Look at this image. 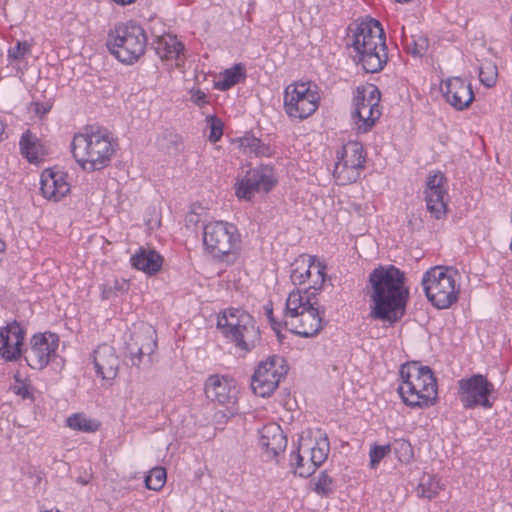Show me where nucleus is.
<instances>
[{
  "label": "nucleus",
  "instance_id": "f257e3e1",
  "mask_svg": "<svg viewBox=\"0 0 512 512\" xmlns=\"http://www.w3.org/2000/svg\"><path fill=\"white\" fill-rule=\"evenodd\" d=\"M370 317L393 324L405 314L409 299L405 272L394 265H379L368 277Z\"/></svg>",
  "mask_w": 512,
  "mask_h": 512
},
{
  "label": "nucleus",
  "instance_id": "f03ea898",
  "mask_svg": "<svg viewBox=\"0 0 512 512\" xmlns=\"http://www.w3.org/2000/svg\"><path fill=\"white\" fill-rule=\"evenodd\" d=\"M117 146V140L106 128L89 125L74 135L71 151L79 167L92 173L110 165Z\"/></svg>",
  "mask_w": 512,
  "mask_h": 512
},
{
  "label": "nucleus",
  "instance_id": "7ed1b4c3",
  "mask_svg": "<svg viewBox=\"0 0 512 512\" xmlns=\"http://www.w3.org/2000/svg\"><path fill=\"white\" fill-rule=\"evenodd\" d=\"M397 391L403 403L410 408H428L434 405L438 396L432 370L417 362L401 366Z\"/></svg>",
  "mask_w": 512,
  "mask_h": 512
},
{
  "label": "nucleus",
  "instance_id": "20e7f679",
  "mask_svg": "<svg viewBox=\"0 0 512 512\" xmlns=\"http://www.w3.org/2000/svg\"><path fill=\"white\" fill-rule=\"evenodd\" d=\"M323 315L314 292L294 290L289 293L284 322L293 333L302 337L317 335L323 327Z\"/></svg>",
  "mask_w": 512,
  "mask_h": 512
},
{
  "label": "nucleus",
  "instance_id": "39448f33",
  "mask_svg": "<svg viewBox=\"0 0 512 512\" xmlns=\"http://www.w3.org/2000/svg\"><path fill=\"white\" fill-rule=\"evenodd\" d=\"M217 327L240 356L247 355L260 342V331L254 318L241 309L229 308L223 311L218 316Z\"/></svg>",
  "mask_w": 512,
  "mask_h": 512
},
{
  "label": "nucleus",
  "instance_id": "423d86ee",
  "mask_svg": "<svg viewBox=\"0 0 512 512\" xmlns=\"http://www.w3.org/2000/svg\"><path fill=\"white\" fill-rule=\"evenodd\" d=\"M241 243V234L233 223L213 220L203 226L204 250L217 261L234 264L240 255Z\"/></svg>",
  "mask_w": 512,
  "mask_h": 512
},
{
  "label": "nucleus",
  "instance_id": "0eeeda50",
  "mask_svg": "<svg viewBox=\"0 0 512 512\" xmlns=\"http://www.w3.org/2000/svg\"><path fill=\"white\" fill-rule=\"evenodd\" d=\"M460 274L451 267L435 266L427 270L421 280L428 301L438 309H448L457 302L461 283Z\"/></svg>",
  "mask_w": 512,
  "mask_h": 512
},
{
  "label": "nucleus",
  "instance_id": "6e6552de",
  "mask_svg": "<svg viewBox=\"0 0 512 512\" xmlns=\"http://www.w3.org/2000/svg\"><path fill=\"white\" fill-rule=\"evenodd\" d=\"M107 48L120 62L133 64L144 55L147 36L144 29L133 21L119 23L108 33Z\"/></svg>",
  "mask_w": 512,
  "mask_h": 512
},
{
  "label": "nucleus",
  "instance_id": "1a4fd4ad",
  "mask_svg": "<svg viewBox=\"0 0 512 512\" xmlns=\"http://www.w3.org/2000/svg\"><path fill=\"white\" fill-rule=\"evenodd\" d=\"M319 103V89L310 81H295L284 89L283 108L291 119L304 120L310 117L317 111Z\"/></svg>",
  "mask_w": 512,
  "mask_h": 512
},
{
  "label": "nucleus",
  "instance_id": "9d476101",
  "mask_svg": "<svg viewBox=\"0 0 512 512\" xmlns=\"http://www.w3.org/2000/svg\"><path fill=\"white\" fill-rule=\"evenodd\" d=\"M380 91L374 85L357 87L354 95L352 121L358 133H366L381 116Z\"/></svg>",
  "mask_w": 512,
  "mask_h": 512
},
{
  "label": "nucleus",
  "instance_id": "9b49d317",
  "mask_svg": "<svg viewBox=\"0 0 512 512\" xmlns=\"http://www.w3.org/2000/svg\"><path fill=\"white\" fill-rule=\"evenodd\" d=\"M366 153L361 143L349 141L337 153L334 178L339 185L356 182L365 169Z\"/></svg>",
  "mask_w": 512,
  "mask_h": 512
},
{
  "label": "nucleus",
  "instance_id": "f8f14e48",
  "mask_svg": "<svg viewBox=\"0 0 512 512\" xmlns=\"http://www.w3.org/2000/svg\"><path fill=\"white\" fill-rule=\"evenodd\" d=\"M494 391V384L482 374H474L458 381V398L464 409L492 408L494 402L491 397Z\"/></svg>",
  "mask_w": 512,
  "mask_h": 512
},
{
  "label": "nucleus",
  "instance_id": "ddd939ff",
  "mask_svg": "<svg viewBox=\"0 0 512 512\" xmlns=\"http://www.w3.org/2000/svg\"><path fill=\"white\" fill-rule=\"evenodd\" d=\"M277 183V177L272 167L262 165L246 171L238 177L234 189L235 195L241 200L250 201L256 194H266Z\"/></svg>",
  "mask_w": 512,
  "mask_h": 512
},
{
  "label": "nucleus",
  "instance_id": "4468645a",
  "mask_svg": "<svg viewBox=\"0 0 512 512\" xmlns=\"http://www.w3.org/2000/svg\"><path fill=\"white\" fill-rule=\"evenodd\" d=\"M329 453L327 438L320 439L314 444L306 439H301L298 451L291 454V465L301 477H309L325 462Z\"/></svg>",
  "mask_w": 512,
  "mask_h": 512
},
{
  "label": "nucleus",
  "instance_id": "2eb2a0df",
  "mask_svg": "<svg viewBox=\"0 0 512 512\" xmlns=\"http://www.w3.org/2000/svg\"><path fill=\"white\" fill-rule=\"evenodd\" d=\"M286 373L284 360L279 356H271L258 364L252 377L251 388L256 395L269 397Z\"/></svg>",
  "mask_w": 512,
  "mask_h": 512
},
{
  "label": "nucleus",
  "instance_id": "dca6fc26",
  "mask_svg": "<svg viewBox=\"0 0 512 512\" xmlns=\"http://www.w3.org/2000/svg\"><path fill=\"white\" fill-rule=\"evenodd\" d=\"M348 45L353 52L369 46L377 47L384 43L385 33L379 21L369 18L357 20L348 27Z\"/></svg>",
  "mask_w": 512,
  "mask_h": 512
},
{
  "label": "nucleus",
  "instance_id": "f3484780",
  "mask_svg": "<svg viewBox=\"0 0 512 512\" xmlns=\"http://www.w3.org/2000/svg\"><path fill=\"white\" fill-rule=\"evenodd\" d=\"M427 210L435 219H441L447 213L448 187L445 175L440 171H431L426 178L424 190Z\"/></svg>",
  "mask_w": 512,
  "mask_h": 512
},
{
  "label": "nucleus",
  "instance_id": "a211bd4d",
  "mask_svg": "<svg viewBox=\"0 0 512 512\" xmlns=\"http://www.w3.org/2000/svg\"><path fill=\"white\" fill-rule=\"evenodd\" d=\"M31 347L26 356L28 365L33 369L45 368L56 355L59 338L54 333L36 334L31 339Z\"/></svg>",
  "mask_w": 512,
  "mask_h": 512
},
{
  "label": "nucleus",
  "instance_id": "6ab92c4d",
  "mask_svg": "<svg viewBox=\"0 0 512 512\" xmlns=\"http://www.w3.org/2000/svg\"><path fill=\"white\" fill-rule=\"evenodd\" d=\"M40 185L43 197L53 202H59L71 191L68 174L56 168H48L42 171Z\"/></svg>",
  "mask_w": 512,
  "mask_h": 512
},
{
  "label": "nucleus",
  "instance_id": "aec40b11",
  "mask_svg": "<svg viewBox=\"0 0 512 512\" xmlns=\"http://www.w3.org/2000/svg\"><path fill=\"white\" fill-rule=\"evenodd\" d=\"M440 89L447 103L458 111L467 109L474 100L471 84L459 77L442 81Z\"/></svg>",
  "mask_w": 512,
  "mask_h": 512
},
{
  "label": "nucleus",
  "instance_id": "412c9836",
  "mask_svg": "<svg viewBox=\"0 0 512 512\" xmlns=\"http://www.w3.org/2000/svg\"><path fill=\"white\" fill-rule=\"evenodd\" d=\"M205 394L211 401L228 406L236 403L238 388L228 376L211 375L205 382Z\"/></svg>",
  "mask_w": 512,
  "mask_h": 512
},
{
  "label": "nucleus",
  "instance_id": "4be33fe9",
  "mask_svg": "<svg viewBox=\"0 0 512 512\" xmlns=\"http://www.w3.org/2000/svg\"><path fill=\"white\" fill-rule=\"evenodd\" d=\"M25 331L16 321L0 328V355L7 361H15L22 354Z\"/></svg>",
  "mask_w": 512,
  "mask_h": 512
},
{
  "label": "nucleus",
  "instance_id": "5701e85b",
  "mask_svg": "<svg viewBox=\"0 0 512 512\" xmlns=\"http://www.w3.org/2000/svg\"><path fill=\"white\" fill-rule=\"evenodd\" d=\"M93 362L97 375L103 380L111 381L117 376L120 361L112 346L99 345L94 350Z\"/></svg>",
  "mask_w": 512,
  "mask_h": 512
},
{
  "label": "nucleus",
  "instance_id": "b1692460",
  "mask_svg": "<svg viewBox=\"0 0 512 512\" xmlns=\"http://www.w3.org/2000/svg\"><path fill=\"white\" fill-rule=\"evenodd\" d=\"M353 60L367 73L381 71L388 61L386 43L377 44V47L369 46L365 49L353 52Z\"/></svg>",
  "mask_w": 512,
  "mask_h": 512
},
{
  "label": "nucleus",
  "instance_id": "393cba45",
  "mask_svg": "<svg viewBox=\"0 0 512 512\" xmlns=\"http://www.w3.org/2000/svg\"><path fill=\"white\" fill-rule=\"evenodd\" d=\"M259 433V443L271 457H275L285 450L287 438L278 424H267Z\"/></svg>",
  "mask_w": 512,
  "mask_h": 512
},
{
  "label": "nucleus",
  "instance_id": "a878e982",
  "mask_svg": "<svg viewBox=\"0 0 512 512\" xmlns=\"http://www.w3.org/2000/svg\"><path fill=\"white\" fill-rule=\"evenodd\" d=\"M136 348L130 347V360L132 365L139 366L143 355L152 354L156 347L155 331L151 327H144L142 331L135 335Z\"/></svg>",
  "mask_w": 512,
  "mask_h": 512
},
{
  "label": "nucleus",
  "instance_id": "bb28decb",
  "mask_svg": "<svg viewBox=\"0 0 512 512\" xmlns=\"http://www.w3.org/2000/svg\"><path fill=\"white\" fill-rule=\"evenodd\" d=\"M131 265L146 274H156L162 267V256L152 249L140 248L130 259Z\"/></svg>",
  "mask_w": 512,
  "mask_h": 512
},
{
  "label": "nucleus",
  "instance_id": "cd10ccee",
  "mask_svg": "<svg viewBox=\"0 0 512 512\" xmlns=\"http://www.w3.org/2000/svg\"><path fill=\"white\" fill-rule=\"evenodd\" d=\"M21 154L30 162L38 163L45 156V148L36 135L30 131L22 134L20 142Z\"/></svg>",
  "mask_w": 512,
  "mask_h": 512
},
{
  "label": "nucleus",
  "instance_id": "c85d7f7f",
  "mask_svg": "<svg viewBox=\"0 0 512 512\" xmlns=\"http://www.w3.org/2000/svg\"><path fill=\"white\" fill-rule=\"evenodd\" d=\"M183 50V44L171 34L162 35L155 42V51L161 59L177 60Z\"/></svg>",
  "mask_w": 512,
  "mask_h": 512
},
{
  "label": "nucleus",
  "instance_id": "c756f323",
  "mask_svg": "<svg viewBox=\"0 0 512 512\" xmlns=\"http://www.w3.org/2000/svg\"><path fill=\"white\" fill-rule=\"evenodd\" d=\"M244 78L245 67L243 64L238 63L221 72L214 82V87L220 91H226Z\"/></svg>",
  "mask_w": 512,
  "mask_h": 512
},
{
  "label": "nucleus",
  "instance_id": "7c9ffc66",
  "mask_svg": "<svg viewBox=\"0 0 512 512\" xmlns=\"http://www.w3.org/2000/svg\"><path fill=\"white\" fill-rule=\"evenodd\" d=\"M444 489L441 479L435 475L424 474L416 487L418 497L433 499Z\"/></svg>",
  "mask_w": 512,
  "mask_h": 512
},
{
  "label": "nucleus",
  "instance_id": "2f4dec72",
  "mask_svg": "<svg viewBox=\"0 0 512 512\" xmlns=\"http://www.w3.org/2000/svg\"><path fill=\"white\" fill-rule=\"evenodd\" d=\"M66 425L75 431L92 433L99 429L100 423L83 413H75L66 419Z\"/></svg>",
  "mask_w": 512,
  "mask_h": 512
},
{
  "label": "nucleus",
  "instance_id": "473e14b6",
  "mask_svg": "<svg viewBox=\"0 0 512 512\" xmlns=\"http://www.w3.org/2000/svg\"><path fill=\"white\" fill-rule=\"evenodd\" d=\"M239 146L246 154H254L255 156L269 157L272 154L270 146L261 142L260 139L253 135H245L239 139Z\"/></svg>",
  "mask_w": 512,
  "mask_h": 512
},
{
  "label": "nucleus",
  "instance_id": "72a5a7b5",
  "mask_svg": "<svg viewBox=\"0 0 512 512\" xmlns=\"http://www.w3.org/2000/svg\"><path fill=\"white\" fill-rule=\"evenodd\" d=\"M309 262L311 264V274L309 282V292L320 290L325 282V269L326 266L315 256H309Z\"/></svg>",
  "mask_w": 512,
  "mask_h": 512
},
{
  "label": "nucleus",
  "instance_id": "f704fd0d",
  "mask_svg": "<svg viewBox=\"0 0 512 512\" xmlns=\"http://www.w3.org/2000/svg\"><path fill=\"white\" fill-rule=\"evenodd\" d=\"M479 80L487 88H492L498 80L497 65L491 60H483L479 66Z\"/></svg>",
  "mask_w": 512,
  "mask_h": 512
},
{
  "label": "nucleus",
  "instance_id": "c9c22d12",
  "mask_svg": "<svg viewBox=\"0 0 512 512\" xmlns=\"http://www.w3.org/2000/svg\"><path fill=\"white\" fill-rule=\"evenodd\" d=\"M311 274V264L309 256L302 257L296 261L295 268L291 272V280L295 285H302L309 281Z\"/></svg>",
  "mask_w": 512,
  "mask_h": 512
},
{
  "label": "nucleus",
  "instance_id": "e433bc0d",
  "mask_svg": "<svg viewBox=\"0 0 512 512\" xmlns=\"http://www.w3.org/2000/svg\"><path fill=\"white\" fill-rule=\"evenodd\" d=\"M166 482V470L163 467H155L150 470L145 478V485L148 489L158 491Z\"/></svg>",
  "mask_w": 512,
  "mask_h": 512
},
{
  "label": "nucleus",
  "instance_id": "4c0bfd02",
  "mask_svg": "<svg viewBox=\"0 0 512 512\" xmlns=\"http://www.w3.org/2000/svg\"><path fill=\"white\" fill-rule=\"evenodd\" d=\"M128 289V283L124 279H115L108 281L101 286V295L105 300H109L118 293L124 292Z\"/></svg>",
  "mask_w": 512,
  "mask_h": 512
},
{
  "label": "nucleus",
  "instance_id": "58836bf2",
  "mask_svg": "<svg viewBox=\"0 0 512 512\" xmlns=\"http://www.w3.org/2000/svg\"><path fill=\"white\" fill-rule=\"evenodd\" d=\"M391 446L387 445H372L369 450L370 467L375 469L378 464L390 454Z\"/></svg>",
  "mask_w": 512,
  "mask_h": 512
},
{
  "label": "nucleus",
  "instance_id": "ea45409f",
  "mask_svg": "<svg viewBox=\"0 0 512 512\" xmlns=\"http://www.w3.org/2000/svg\"><path fill=\"white\" fill-rule=\"evenodd\" d=\"M428 46V39L423 35H412L410 42L407 43L408 51L414 56L425 54Z\"/></svg>",
  "mask_w": 512,
  "mask_h": 512
},
{
  "label": "nucleus",
  "instance_id": "a19ab883",
  "mask_svg": "<svg viewBox=\"0 0 512 512\" xmlns=\"http://www.w3.org/2000/svg\"><path fill=\"white\" fill-rule=\"evenodd\" d=\"M394 450L399 461L408 464L413 460V449L408 441L404 439L396 440Z\"/></svg>",
  "mask_w": 512,
  "mask_h": 512
},
{
  "label": "nucleus",
  "instance_id": "79ce46f5",
  "mask_svg": "<svg viewBox=\"0 0 512 512\" xmlns=\"http://www.w3.org/2000/svg\"><path fill=\"white\" fill-rule=\"evenodd\" d=\"M31 44L27 41H18L8 50V58L12 61H20L31 54Z\"/></svg>",
  "mask_w": 512,
  "mask_h": 512
},
{
  "label": "nucleus",
  "instance_id": "37998d69",
  "mask_svg": "<svg viewBox=\"0 0 512 512\" xmlns=\"http://www.w3.org/2000/svg\"><path fill=\"white\" fill-rule=\"evenodd\" d=\"M333 490L334 485L332 478L326 472H321L315 482L316 493L327 496L331 494Z\"/></svg>",
  "mask_w": 512,
  "mask_h": 512
},
{
  "label": "nucleus",
  "instance_id": "c03bdc74",
  "mask_svg": "<svg viewBox=\"0 0 512 512\" xmlns=\"http://www.w3.org/2000/svg\"><path fill=\"white\" fill-rule=\"evenodd\" d=\"M206 120L210 129L209 140L215 143L223 135V122L215 116H208Z\"/></svg>",
  "mask_w": 512,
  "mask_h": 512
},
{
  "label": "nucleus",
  "instance_id": "a18cd8bd",
  "mask_svg": "<svg viewBox=\"0 0 512 512\" xmlns=\"http://www.w3.org/2000/svg\"><path fill=\"white\" fill-rule=\"evenodd\" d=\"M190 97L191 101L197 106L202 107L208 103L206 93L199 88H191Z\"/></svg>",
  "mask_w": 512,
  "mask_h": 512
},
{
  "label": "nucleus",
  "instance_id": "49530a36",
  "mask_svg": "<svg viewBox=\"0 0 512 512\" xmlns=\"http://www.w3.org/2000/svg\"><path fill=\"white\" fill-rule=\"evenodd\" d=\"M266 315H267V318L269 319V321H270V323H271V326H272L273 330H274L275 332L279 333V332H280V330H281L282 325H281V323H280V322H278V321H276V320L274 319V316H273V309H272V308H268V307H266Z\"/></svg>",
  "mask_w": 512,
  "mask_h": 512
},
{
  "label": "nucleus",
  "instance_id": "de8ad7c7",
  "mask_svg": "<svg viewBox=\"0 0 512 512\" xmlns=\"http://www.w3.org/2000/svg\"><path fill=\"white\" fill-rule=\"evenodd\" d=\"M112 1L115 2L118 5L126 6V5H129V4H132L136 0H112Z\"/></svg>",
  "mask_w": 512,
  "mask_h": 512
},
{
  "label": "nucleus",
  "instance_id": "09e8293b",
  "mask_svg": "<svg viewBox=\"0 0 512 512\" xmlns=\"http://www.w3.org/2000/svg\"><path fill=\"white\" fill-rule=\"evenodd\" d=\"M4 133H5V124L0 118V142L4 140Z\"/></svg>",
  "mask_w": 512,
  "mask_h": 512
},
{
  "label": "nucleus",
  "instance_id": "8fccbe9b",
  "mask_svg": "<svg viewBox=\"0 0 512 512\" xmlns=\"http://www.w3.org/2000/svg\"><path fill=\"white\" fill-rule=\"evenodd\" d=\"M396 1L399 3H411V2H414L415 0H396Z\"/></svg>",
  "mask_w": 512,
  "mask_h": 512
}]
</instances>
